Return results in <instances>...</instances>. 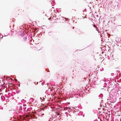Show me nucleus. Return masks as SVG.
I'll list each match as a JSON object with an SVG mask.
<instances>
[{
	"instance_id": "f257e3e1",
	"label": "nucleus",
	"mask_w": 121,
	"mask_h": 121,
	"mask_svg": "<svg viewBox=\"0 0 121 121\" xmlns=\"http://www.w3.org/2000/svg\"><path fill=\"white\" fill-rule=\"evenodd\" d=\"M93 26H94V27H96V28L97 29V27H96V26H95V25H93Z\"/></svg>"
},
{
	"instance_id": "f03ea898",
	"label": "nucleus",
	"mask_w": 121,
	"mask_h": 121,
	"mask_svg": "<svg viewBox=\"0 0 121 121\" xmlns=\"http://www.w3.org/2000/svg\"><path fill=\"white\" fill-rule=\"evenodd\" d=\"M8 84H9L8 85V86H10L11 85V83H8Z\"/></svg>"
},
{
	"instance_id": "7ed1b4c3",
	"label": "nucleus",
	"mask_w": 121,
	"mask_h": 121,
	"mask_svg": "<svg viewBox=\"0 0 121 121\" xmlns=\"http://www.w3.org/2000/svg\"><path fill=\"white\" fill-rule=\"evenodd\" d=\"M50 19H51V18H49V20H50Z\"/></svg>"
},
{
	"instance_id": "20e7f679",
	"label": "nucleus",
	"mask_w": 121,
	"mask_h": 121,
	"mask_svg": "<svg viewBox=\"0 0 121 121\" xmlns=\"http://www.w3.org/2000/svg\"><path fill=\"white\" fill-rule=\"evenodd\" d=\"M116 60H118V59H116Z\"/></svg>"
},
{
	"instance_id": "39448f33",
	"label": "nucleus",
	"mask_w": 121,
	"mask_h": 121,
	"mask_svg": "<svg viewBox=\"0 0 121 121\" xmlns=\"http://www.w3.org/2000/svg\"><path fill=\"white\" fill-rule=\"evenodd\" d=\"M52 89H53V86H52Z\"/></svg>"
},
{
	"instance_id": "423d86ee",
	"label": "nucleus",
	"mask_w": 121,
	"mask_h": 121,
	"mask_svg": "<svg viewBox=\"0 0 121 121\" xmlns=\"http://www.w3.org/2000/svg\"><path fill=\"white\" fill-rule=\"evenodd\" d=\"M15 80L16 81H17V80L16 79H15Z\"/></svg>"
},
{
	"instance_id": "0eeeda50",
	"label": "nucleus",
	"mask_w": 121,
	"mask_h": 121,
	"mask_svg": "<svg viewBox=\"0 0 121 121\" xmlns=\"http://www.w3.org/2000/svg\"><path fill=\"white\" fill-rule=\"evenodd\" d=\"M58 115H59V114H58Z\"/></svg>"
}]
</instances>
